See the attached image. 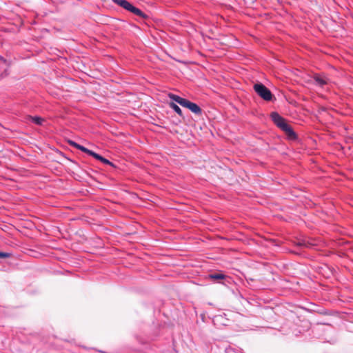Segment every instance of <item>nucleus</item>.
Returning a JSON list of instances; mask_svg holds the SVG:
<instances>
[{"label": "nucleus", "mask_w": 353, "mask_h": 353, "mask_svg": "<svg viewBox=\"0 0 353 353\" xmlns=\"http://www.w3.org/2000/svg\"><path fill=\"white\" fill-rule=\"evenodd\" d=\"M300 245H303V246H305L307 248H313L315 244L314 243H312L311 242H310L309 241H303L302 242H300L299 243Z\"/></svg>", "instance_id": "obj_12"}, {"label": "nucleus", "mask_w": 353, "mask_h": 353, "mask_svg": "<svg viewBox=\"0 0 353 353\" xmlns=\"http://www.w3.org/2000/svg\"><path fill=\"white\" fill-rule=\"evenodd\" d=\"M114 3L127 10L130 2L126 0H112Z\"/></svg>", "instance_id": "obj_8"}, {"label": "nucleus", "mask_w": 353, "mask_h": 353, "mask_svg": "<svg viewBox=\"0 0 353 353\" xmlns=\"http://www.w3.org/2000/svg\"><path fill=\"white\" fill-rule=\"evenodd\" d=\"M126 10L131 12L132 13L140 17L141 18L145 19L147 17V15L144 12H143L140 9L134 6L130 3L128 5Z\"/></svg>", "instance_id": "obj_4"}, {"label": "nucleus", "mask_w": 353, "mask_h": 353, "mask_svg": "<svg viewBox=\"0 0 353 353\" xmlns=\"http://www.w3.org/2000/svg\"><path fill=\"white\" fill-rule=\"evenodd\" d=\"M6 65V60L2 57H0V70L4 69Z\"/></svg>", "instance_id": "obj_13"}, {"label": "nucleus", "mask_w": 353, "mask_h": 353, "mask_svg": "<svg viewBox=\"0 0 353 353\" xmlns=\"http://www.w3.org/2000/svg\"><path fill=\"white\" fill-rule=\"evenodd\" d=\"M254 90L265 101H272L274 97L271 91L261 83L254 84Z\"/></svg>", "instance_id": "obj_3"}, {"label": "nucleus", "mask_w": 353, "mask_h": 353, "mask_svg": "<svg viewBox=\"0 0 353 353\" xmlns=\"http://www.w3.org/2000/svg\"><path fill=\"white\" fill-rule=\"evenodd\" d=\"M169 106L173 109L179 116H182L181 109L174 102H170Z\"/></svg>", "instance_id": "obj_9"}, {"label": "nucleus", "mask_w": 353, "mask_h": 353, "mask_svg": "<svg viewBox=\"0 0 353 353\" xmlns=\"http://www.w3.org/2000/svg\"><path fill=\"white\" fill-rule=\"evenodd\" d=\"M79 150L89 154L90 156H92V157H94V155L95 154L96 152L85 148L84 146L83 145H80V148H79Z\"/></svg>", "instance_id": "obj_11"}, {"label": "nucleus", "mask_w": 353, "mask_h": 353, "mask_svg": "<svg viewBox=\"0 0 353 353\" xmlns=\"http://www.w3.org/2000/svg\"><path fill=\"white\" fill-rule=\"evenodd\" d=\"M68 143H69L70 145H71V146H72V147H74V148H77L78 150H79V148H80V145H79V143H76V142H74L73 141H70V140L68 141Z\"/></svg>", "instance_id": "obj_14"}, {"label": "nucleus", "mask_w": 353, "mask_h": 353, "mask_svg": "<svg viewBox=\"0 0 353 353\" xmlns=\"http://www.w3.org/2000/svg\"><path fill=\"white\" fill-rule=\"evenodd\" d=\"M94 159L101 161L102 163H103L104 164H106V165H112V163L107 159L103 157L102 156L99 155V154L97 153H95V154L94 155L93 157Z\"/></svg>", "instance_id": "obj_7"}, {"label": "nucleus", "mask_w": 353, "mask_h": 353, "mask_svg": "<svg viewBox=\"0 0 353 353\" xmlns=\"http://www.w3.org/2000/svg\"><path fill=\"white\" fill-rule=\"evenodd\" d=\"M314 80L316 85L323 87L326 85L328 81V79L319 74H315L314 76Z\"/></svg>", "instance_id": "obj_5"}, {"label": "nucleus", "mask_w": 353, "mask_h": 353, "mask_svg": "<svg viewBox=\"0 0 353 353\" xmlns=\"http://www.w3.org/2000/svg\"><path fill=\"white\" fill-rule=\"evenodd\" d=\"M271 119L278 128L282 130L290 139H295L296 137V133L294 132L292 127L288 125L285 120L280 116L277 112H273L271 113Z\"/></svg>", "instance_id": "obj_1"}, {"label": "nucleus", "mask_w": 353, "mask_h": 353, "mask_svg": "<svg viewBox=\"0 0 353 353\" xmlns=\"http://www.w3.org/2000/svg\"><path fill=\"white\" fill-rule=\"evenodd\" d=\"M168 97L172 101L180 104L181 106L188 108L190 110H191L193 113L196 114L200 115L202 113L201 108L196 103H192L184 98H182L172 93H169Z\"/></svg>", "instance_id": "obj_2"}, {"label": "nucleus", "mask_w": 353, "mask_h": 353, "mask_svg": "<svg viewBox=\"0 0 353 353\" xmlns=\"http://www.w3.org/2000/svg\"><path fill=\"white\" fill-rule=\"evenodd\" d=\"M30 119L37 125H42L43 121V119L39 117H31Z\"/></svg>", "instance_id": "obj_10"}, {"label": "nucleus", "mask_w": 353, "mask_h": 353, "mask_svg": "<svg viewBox=\"0 0 353 353\" xmlns=\"http://www.w3.org/2000/svg\"><path fill=\"white\" fill-rule=\"evenodd\" d=\"M208 277L212 280H222L224 279L226 276L223 273L217 272L209 274Z\"/></svg>", "instance_id": "obj_6"}, {"label": "nucleus", "mask_w": 353, "mask_h": 353, "mask_svg": "<svg viewBox=\"0 0 353 353\" xmlns=\"http://www.w3.org/2000/svg\"><path fill=\"white\" fill-rule=\"evenodd\" d=\"M11 254L8 252H0V258H9Z\"/></svg>", "instance_id": "obj_15"}]
</instances>
